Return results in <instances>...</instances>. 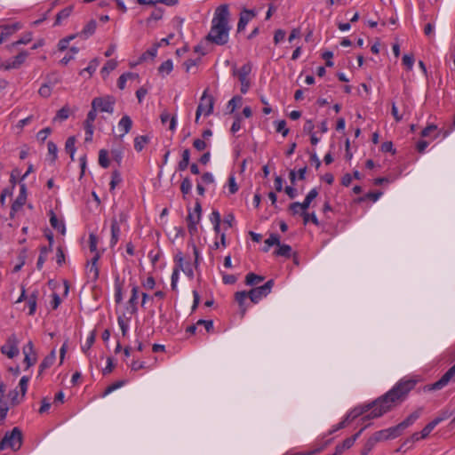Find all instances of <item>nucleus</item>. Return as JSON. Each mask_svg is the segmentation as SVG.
Instances as JSON below:
<instances>
[{
  "mask_svg": "<svg viewBox=\"0 0 455 455\" xmlns=\"http://www.w3.org/2000/svg\"><path fill=\"white\" fill-rule=\"evenodd\" d=\"M202 214V207L199 202H196L195 204L194 210L189 211L187 222H188V229L190 235H195L197 233V224L201 220Z\"/></svg>",
  "mask_w": 455,
  "mask_h": 455,
  "instance_id": "obj_9",
  "label": "nucleus"
},
{
  "mask_svg": "<svg viewBox=\"0 0 455 455\" xmlns=\"http://www.w3.org/2000/svg\"><path fill=\"white\" fill-rule=\"evenodd\" d=\"M19 340L15 334H12L6 343L1 347V352L6 355L9 358H13L19 355L18 348Z\"/></svg>",
  "mask_w": 455,
  "mask_h": 455,
  "instance_id": "obj_12",
  "label": "nucleus"
},
{
  "mask_svg": "<svg viewBox=\"0 0 455 455\" xmlns=\"http://www.w3.org/2000/svg\"><path fill=\"white\" fill-rule=\"evenodd\" d=\"M126 221V215L124 212L119 214L118 219L113 217L111 220L110 231L111 238L109 241V246L114 248L119 241L121 235V224Z\"/></svg>",
  "mask_w": 455,
  "mask_h": 455,
  "instance_id": "obj_8",
  "label": "nucleus"
},
{
  "mask_svg": "<svg viewBox=\"0 0 455 455\" xmlns=\"http://www.w3.org/2000/svg\"><path fill=\"white\" fill-rule=\"evenodd\" d=\"M196 325L204 326L207 332L213 331V322L212 320L200 319L196 322Z\"/></svg>",
  "mask_w": 455,
  "mask_h": 455,
  "instance_id": "obj_61",
  "label": "nucleus"
},
{
  "mask_svg": "<svg viewBox=\"0 0 455 455\" xmlns=\"http://www.w3.org/2000/svg\"><path fill=\"white\" fill-rule=\"evenodd\" d=\"M214 99L212 96L207 94V90H205L200 99L199 105L196 108V123L199 122V118L201 115H204L206 116H210L213 111Z\"/></svg>",
  "mask_w": 455,
  "mask_h": 455,
  "instance_id": "obj_5",
  "label": "nucleus"
},
{
  "mask_svg": "<svg viewBox=\"0 0 455 455\" xmlns=\"http://www.w3.org/2000/svg\"><path fill=\"white\" fill-rule=\"evenodd\" d=\"M32 40V35L31 33H27L25 35H23L20 39H19L18 41L12 43L11 44V47H16L20 44H28V43H30Z\"/></svg>",
  "mask_w": 455,
  "mask_h": 455,
  "instance_id": "obj_55",
  "label": "nucleus"
},
{
  "mask_svg": "<svg viewBox=\"0 0 455 455\" xmlns=\"http://www.w3.org/2000/svg\"><path fill=\"white\" fill-rule=\"evenodd\" d=\"M174 261L176 263V267L180 268V271H183L189 278L194 277L193 266L189 260H186L181 251L176 253L174 256Z\"/></svg>",
  "mask_w": 455,
  "mask_h": 455,
  "instance_id": "obj_11",
  "label": "nucleus"
},
{
  "mask_svg": "<svg viewBox=\"0 0 455 455\" xmlns=\"http://www.w3.org/2000/svg\"><path fill=\"white\" fill-rule=\"evenodd\" d=\"M95 341V335L93 332H91L90 335L87 337L86 341L84 345L82 346V350L86 353L91 347L93 345Z\"/></svg>",
  "mask_w": 455,
  "mask_h": 455,
  "instance_id": "obj_60",
  "label": "nucleus"
},
{
  "mask_svg": "<svg viewBox=\"0 0 455 455\" xmlns=\"http://www.w3.org/2000/svg\"><path fill=\"white\" fill-rule=\"evenodd\" d=\"M47 148L49 155L52 156V161L54 162L57 159L58 148L56 144L52 141H49L47 143Z\"/></svg>",
  "mask_w": 455,
  "mask_h": 455,
  "instance_id": "obj_58",
  "label": "nucleus"
},
{
  "mask_svg": "<svg viewBox=\"0 0 455 455\" xmlns=\"http://www.w3.org/2000/svg\"><path fill=\"white\" fill-rule=\"evenodd\" d=\"M399 436V434L397 432V428L395 427H388L387 429H382L379 431L375 432L371 438L374 440L376 443L381 441L388 440V439H395Z\"/></svg>",
  "mask_w": 455,
  "mask_h": 455,
  "instance_id": "obj_15",
  "label": "nucleus"
},
{
  "mask_svg": "<svg viewBox=\"0 0 455 455\" xmlns=\"http://www.w3.org/2000/svg\"><path fill=\"white\" fill-rule=\"evenodd\" d=\"M56 360V353L55 350H52L47 356L44 358L42 363L39 365L40 372L44 371V370L50 368Z\"/></svg>",
  "mask_w": 455,
  "mask_h": 455,
  "instance_id": "obj_24",
  "label": "nucleus"
},
{
  "mask_svg": "<svg viewBox=\"0 0 455 455\" xmlns=\"http://www.w3.org/2000/svg\"><path fill=\"white\" fill-rule=\"evenodd\" d=\"M291 247L288 244H280L278 249L275 251V255L290 258L291 255Z\"/></svg>",
  "mask_w": 455,
  "mask_h": 455,
  "instance_id": "obj_38",
  "label": "nucleus"
},
{
  "mask_svg": "<svg viewBox=\"0 0 455 455\" xmlns=\"http://www.w3.org/2000/svg\"><path fill=\"white\" fill-rule=\"evenodd\" d=\"M97 23L94 20H91L81 30L79 36L84 39H87L91 36H92L96 30Z\"/></svg>",
  "mask_w": 455,
  "mask_h": 455,
  "instance_id": "obj_23",
  "label": "nucleus"
},
{
  "mask_svg": "<svg viewBox=\"0 0 455 455\" xmlns=\"http://www.w3.org/2000/svg\"><path fill=\"white\" fill-rule=\"evenodd\" d=\"M229 15L228 4H222L215 10L210 32L206 36L207 41L217 45H224L228 42L231 29Z\"/></svg>",
  "mask_w": 455,
  "mask_h": 455,
  "instance_id": "obj_2",
  "label": "nucleus"
},
{
  "mask_svg": "<svg viewBox=\"0 0 455 455\" xmlns=\"http://www.w3.org/2000/svg\"><path fill=\"white\" fill-rule=\"evenodd\" d=\"M264 281V276L256 275L254 273H248L245 276V284L254 286Z\"/></svg>",
  "mask_w": 455,
  "mask_h": 455,
  "instance_id": "obj_28",
  "label": "nucleus"
},
{
  "mask_svg": "<svg viewBox=\"0 0 455 455\" xmlns=\"http://www.w3.org/2000/svg\"><path fill=\"white\" fill-rule=\"evenodd\" d=\"M117 67V61L115 60H109L106 62L104 67L101 68V74L103 76H108V74L115 70Z\"/></svg>",
  "mask_w": 455,
  "mask_h": 455,
  "instance_id": "obj_40",
  "label": "nucleus"
},
{
  "mask_svg": "<svg viewBox=\"0 0 455 455\" xmlns=\"http://www.w3.org/2000/svg\"><path fill=\"white\" fill-rule=\"evenodd\" d=\"M444 419H446V416H439V417H436L435 419H434L432 421H430L427 425H426V427H424L425 430H427L428 432V434H430L434 428L438 425L440 424L442 421H443Z\"/></svg>",
  "mask_w": 455,
  "mask_h": 455,
  "instance_id": "obj_45",
  "label": "nucleus"
},
{
  "mask_svg": "<svg viewBox=\"0 0 455 455\" xmlns=\"http://www.w3.org/2000/svg\"><path fill=\"white\" fill-rule=\"evenodd\" d=\"M192 189V181L189 178H184L180 184V191L183 195H188L191 192Z\"/></svg>",
  "mask_w": 455,
  "mask_h": 455,
  "instance_id": "obj_49",
  "label": "nucleus"
},
{
  "mask_svg": "<svg viewBox=\"0 0 455 455\" xmlns=\"http://www.w3.org/2000/svg\"><path fill=\"white\" fill-rule=\"evenodd\" d=\"M274 286V280L270 279L263 285L252 288L248 291L249 299L251 302L256 304L263 298H266Z\"/></svg>",
  "mask_w": 455,
  "mask_h": 455,
  "instance_id": "obj_7",
  "label": "nucleus"
},
{
  "mask_svg": "<svg viewBox=\"0 0 455 455\" xmlns=\"http://www.w3.org/2000/svg\"><path fill=\"white\" fill-rule=\"evenodd\" d=\"M8 396L12 405L20 403L24 399L21 398V395H20L16 389L10 391Z\"/></svg>",
  "mask_w": 455,
  "mask_h": 455,
  "instance_id": "obj_51",
  "label": "nucleus"
},
{
  "mask_svg": "<svg viewBox=\"0 0 455 455\" xmlns=\"http://www.w3.org/2000/svg\"><path fill=\"white\" fill-rule=\"evenodd\" d=\"M403 64L408 68L411 69L414 64V57L411 54H404L403 57Z\"/></svg>",
  "mask_w": 455,
  "mask_h": 455,
  "instance_id": "obj_62",
  "label": "nucleus"
},
{
  "mask_svg": "<svg viewBox=\"0 0 455 455\" xmlns=\"http://www.w3.org/2000/svg\"><path fill=\"white\" fill-rule=\"evenodd\" d=\"M23 435L19 427H13L11 431H7L0 441V451L10 448L12 451H19L22 445Z\"/></svg>",
  "mask_w": 455,
  "mask_h": 455,
  "instance_id": "obj_4",
  "label": "nucleus"
},
{
  "mask_svg": "<svg viewBox=\"0 0 455 455\" xmlns=\"http://www.w3.org/2000/svg\"><path fill=\"white\" fill-rule=\"evenodd\" d=\"M115 104L116 99L111 95L96 97L92 101V108H97L100 112H106L108 114L114 113Z\"/></svg>",
  "mask_w": 455,
  "mask_h": 455,
  "instance_id": "obj_6",
  "label": "nucleus"
},
{
  "mask_svg": "<svg viewBox=\"0 0 455 455\" xmlns=\"http://www.w3.org/2000/svg\"><path fill=\"white\" fill-rule=\"evenodd\" d=\"M28 56V52L22 51L17 56H15L12 60H7L4 62V69H16L19 68L26 60Z\"/></svg>",
  "mask_w": 455,
  "mask_h": 455,
  "instance_id": "obj_17",
  "label": "nucleus"
},
{
  "mask_svg": "<svg viewBox=\"0 0 455 455\" xmlns=\"http://www.w3.org/2000/svg\"><path fill=\"white\" fill-rule=\"evenodd\" d=\"M251 70L250 64L243 65L240 69L236 72L238 79L241 83V92L245 94L250 88V81L248 76Z\"/></svg>",
  "mask_w": 455,
  "mask_h": 455,
  "instance_id": "obj_14",
  "label": "nucleus"
},
{
  "mask_svg": "<svg viewBox=\"0 0 455 455\" xmlns=\"http://www.w3.org/2000/svg\"><path fill=\"white\" fill-rule=\"evenodd\" d=\"M285 36H286V33H285L284 30H283V29H276L275 31V35H274V43L275 44H278L279 43H281L282 41L284 40Z\"/></svg>",
  "mask_w": 455,
  "mask_h": 455,
  "instance_id": "obj_64",
  "label": "nucleus"
},
{
  "mask_svg": "<svg viewBox=\"0 0 455 455\" xmlns=\"http://www.w3.org/2000/svg\"><path fill=\"white\" fill-rule=\"evenodd\" d=\"M418 382L419 379L414 376L402 378L388 392L376 399L375 403L380 407L378 411L375 410L372 412L371 417H381L393 407L401 403Z\"/></svg>",
  "mask_w": 455,
  "mask_h": 455,
  "instance_id": "obj_1",
  "label": "nucleus"
},
{
  "mask_svg": "<svg viewBox=\"0 0 455 455\" xmlns=\"http://www.w3.org/2000/svg\"><path fill=\"white\" fill-rule=\"evenodd\" d=\"M84 128L85 132L84 141L91 142L93 137L94 125H84Z\"/></svg>",
  "mask_w": 455,
  "mask_h": 455,
  "instance_id": "obj_63",
  "label": "nucleus"
},
{
  "mask_svg": "<svg viewBox=\"0 0 455 455\" xmlns=\"http://www.w3.org/2000/svg\"><path fill=\"white\" fill-rule=\"evenodd\" d=\"M50 223L54 229L58 230L61 234L65 233L66 228L64 222L62 220H59L52 212H51Z\"/></svg>",
  "mask_w": 455,
  "mask_h": 455,
  "instance_id": "obj_27",
  "label": "nucleus"
},
{
  "mask_svg": "<svg viewBox=\"0 0 455 455\" xmlns=\"http://www.w3.org/2000/svg\"><path fill=\"white\" fill-rule=\"evenodd\" d=\"M137 76L138 75L132 72H126L122 74L117 80L118 88L120 90H124L126 86L127 80L136 78Z\"/></svg>",
  "mask_w": 455,
  "mask_h": 455,
  "instance_id": "obj_29",
  "label": "nucleus"
},
{
  "mask_svg": "<svg viewBox=\"0 0 455 455\" xmlns=\"http://www.w3.org/2000/svg\"><path fill=\"white\" fill-rule=\"evenodd\" d=\"M97 246H98V238H97L96 235L91 233L89 235V247H90V251L92 252H94V254H96V252H99L97 251Z\"/></svg>",
  "mask_w": 455,
  "mask_h": 455,
  "instance_id": "obj_56",
  "label": "nucleus"
},
{
  "mask_svg": "<svg viewBox=\"0 0 455 455\" xmlns=\"http://www.w3.org/2000/svg\"><path fill=\"white\" fill-rule=\"evenodd\" d=\"M52 88L48 84H44L38 90V93L44 98H49L52 94Z\"/></svg>",
  "mask_w": 455,
  "mask_h": 455,
  "instance_id": "obj_57",
  "label": "nucleus"
},
{
  "mask_svg": "<svg viewBox=\"0 0 455 455\" xmlns=\"http://www.w3.org/2000/svg\"><path fill=\"white\" fill-rule=\"evenodd\" d=\"M275 130L277 132L282 133L283 137H286L289 133V129L286 127V121L280 120L275 122Z\"/></svg>",
  "mask_w": 455,
  "mask_h": 455,
  "instance_id": "obj_50",
  "label": "nucleus"
},
{
  "mask_svg": "<svg viewBox=\"0 0 455 455\" xmlns=\"http://www.w3.org/2000/svg\"><path fill=\"white\" fill-rule=\"evenodd\" d=\"M450 382H455V364L450 368L439 380L427 386V390H439Z\"/></svg>",
  "mask_w": 455,
  "mask_h": 455,
  "instance_id": "obj_10",
  "label": "nucleus"
},
{
  "mask_svg": "<svg viewBox=\"0 0 455 455\" xmlns=\"http://www.w3.org/2000/svg\"><path fill=\"white\" fill-rule=\"evenodd\" d=\"M132 126V121L131 117L127 115L124 116L118 122V130L122 132L121 137H124L127 134Z\"/></svg>",
  "mask_w": 455,
  "mask_h": 455,
  "instance_id": "obj_22",
  "label": "nucleus"
},
{
  "mask_svg": "<svg viewBox=\"0 0 455 455\" xmlns=\"http://www.w3.org/2000/svg\"><path fill=\"white\" fill-rule=\"evenodd\" d=\"M124 384H125L124 380H118V381L109 385L103 392V396L109 395L110 393L116 390L117 388L123 387Z\"/></svg>",
  "mask_w": 455,
  "mask_h": 455,
  "instance_id": "obj_52",
  "label": "nucleus"
},
{
  "mask_svg": "<svg viewBox=\"0 0 455 455\" xmlns=\"http://www.w3.org/2000/svg\"><path fill=\"white\" fill-rule=\"evenodd\" d=\"M302 218H303L304 225H307L309 222H312L316 227L320 226V222H319L315 212H312V213H309L307 212H302Z\"/></svg>",
  "mask_w": 455,
  "mask_h": 455,
  "instance_id": "obj_35",
  "label": "nucleus"
},
{
  "mask_svg": "<svg viewBox=\"0 0 455 455\" xmlns=\"http://www.w3.org/2000/svg\"><path fill=\"white\" fill-rule=\"evenodd\" d=\"M97 108H92L88 112L86 119L84 123V125H93V123L97 117Z\"/></svg>",
  "mask_w": 455,
  "mask_h": 455,
  "instance_id": "obj_53",
  "label": "nucleus"
},
{
  "mask_svg": "<svg viewBox=\"0 0 455 455\" xmlns=\"http://www.w3.org/2000/svg\"><path fill=\"white\" fill-rule=\"evenodd\" d=\"M255 16V11L244 9L240 14L239 21L237 24V31L241 32L242 30H243L248 22Z\"/></svg>",
  "mask_w": 455,
  "mask_h": 455,
  "instance_id": "obj_19",
  "label": "nucleus"
},
{
  "mask_svg": "<svg viewBox=\"0 0 455 455\" xmlns=\"http://www.w3.org/2000/svg\"><path fill=\"white\" fill-rule=\"evenodd\" d=\"M173 69V63L172 60L164 61L158 68L159 73L163 75H169Z\"/></svg>",
  "mask_w": 455,
  "mask_h": 455,
  "instance_id": "obj_42",
  "label": "nucleus"
},
{
  "mask_svg": "<svg viewBox=\"0 0 455 455\" xmlns=\"http://www.w3.org/2000/svg\"><path fill=\"white\" fill-rule=\"evenodd\" d=\"M376 444L377 443L374 442V440L370 437L364 443L361 451V455H368Z\"/></svg>",
  "mask_w": 455,
  "mask_h": 455,
  "instance_id": "obj_54",
  "label": "nucleus"
},
{
  "mask_svg": "<svg viewBox=\"0 0 455 455\" xmlns=\"http://www.w3.org/2000/svg\"><path fill=\"white\" fill-rule=\"evenodd\" d=\"M99 63L100 61L98 59L92 60L89 62V65L80 71V75L83 76L85 72H87L89 74V76H91L96 71Z\"/></svg>",
  "mask_w": 455,
  "mask_h": 455,
  "instance_id": "obj_37",
  "label": "nucleus"
},
{
  "mask_svg": "<svg viewBox=\"0 0 455 455\" xmlns=\"http://www.w3.org/2000/svg\"><path fill=\"white\" fill-rule=\"evenodd\" d=\"M72 11H73V7L68 6V7L64 8L60 12H59L56 15V20H55L54 24L60 25L62 20L68 18L71 14Z\"/></svg>",
  "mask_w": 455,
  "mask_h": 455,
  "instance_id": "obj_33",
  "label": "nucleus"
},
{
  "mask_svg": "<svg viewBox=\"0 0 455 455\" xmlns=\"http://www.w3.org/2000/svg\"><path fill=\"white\" fill-rule=\"evenodd\" d=\"M29 379H30V378L28 376H23L20 379L19 387H20V392H21V398H24L25 395H26V393L28 391V387Z\"/></svg>",
  "mask_w": 455,
  "mask_h": 455,
  "instance_id": "obj_48",
  "label": "nucleus"
},
{
  "mask_svg": "<svg viewBox=\"0 0 455 455\" xmlns=\"http://www.w3.org/2000/svg\"><path fill=\"white\" fill-rule=\"evenodd\" d=\"M444 419H446V416H439V417H436L435 419H434L432 421H430L427 425H426V427H424L425 430H427L428 432V434H430L434 428L438 425L440 424L442 421H443Z\"/></svg>",
  "mask_w": 455,
  "mask_h": 455,
  "instance_id": "obj_47",
  "label": "nucleus"
},
{
  "mask_svg": "<svg viewBox=\"0 0 455 455\" xmlns=\"http://www.w3.org/2000/svg\"><path fill=\"white\" fill-rule=\"evenodd\" d=\"M249 299L248 292L245 291H237L235 294V299L238 303L239 307L241 309L242 315H243L247 310L246 301Z\"/></svg>",
  "mask_w": 455,
  "mask_h": 455,
  "instance_id": "obj_21",
  "label": "nucleus"
},
{
  "mask_svg": "<svg viewBox=\"0 0 455 455\" xmlns=\"http://www.w3.org/2000/svg\"><path fill=\"white\" fill-rule=\"evenodd\" d=\"M367 426L368 425H365L356 434H355L353 436L345 439L341 443L338 444L335 447V453H334V455H340L346 450L351 448L354 445L355 442L357 440V438L361 435L363 431L367 427Z\"/></svg>",
  "mask_w": 455,
  "mask_h": 455,
  "instance_id": "obj_16",
  "label": "nucleus"
},
{
  "mask_svg": "<svg viewBox=\"0 0 455 455\" xmlns=\"http://www.w3.org/2000/svg\"><path fill=\"white\" fill-rule=\"evenodd\" d=\"M138 293H139V287L134 284L132 288V294H131V298L129 299V305L132 308V313L137 312V309H138L137 308Z\"/></svg>",
  "mask_w": 455,
  "mask_h": 455,
  "instance_id": "obj_31",
  "label": "nucleus"
},
{
  "mask_svg": "<svg viewBox=\"0 0 455 455\" xmlns=\"http://www.w3.org/2000/svg\"><path fill=\"white\" fill-rule=\"evenodd\" d=\"M121 182H122L121 173L117 170L113 171L112 175H111V180L109 183L110 191L115 190L116 187L118 184H120Z\"/></svg>",
  "mask_w": 455,
  "mask_h": 455,
  "instance_id": "obj_41",
  "label": "nucleus"
},
{
  "mask_svg": "<svg viewBox=\"0 0 455 455\" xmlns=\"http://www.w3.org/2000/svg\"><path fill=\"white\" fill-rule=\"evenodd\" d=\"M20 28L21 25L19 22L1 27L2 32L0 34V44Z\"/></svg>",
  "mask_w": 455,
  "mask_h": 455,
  "instance_id": "obj_20",
  "label": "nucleus"
},
{
  "mask_svg": "<svg viewBox=\"0 0 455 455\" xmlns=\"http://www.w3.org/2000/svg\"><path fill=\"white\" fill-rule=\"evenodd\" d=\"M160 118H161V122L163 124H166L167 122H170L169 129L171 131H174L176 129V125H177L176 116H171V115L167 111H164V112H162Z\"/></svg>",
  "mask_w": 455,
  "mask_h": 455,
  "instance_id": "obj_26",
  "label": "nucleus"
},
{
  "mask_svg": "<svg viewBox=\"0 0 455 455\" xmlns=\"http://www.w3.org/2000/svg\"><path fill=\"white\" fill-rule=\"evenodd\" d=\"M444 419H446V416H439V417H436L435 419H434L432 421H430L427 425H426V427H424L425 430H427L428 432V434H430L434 428L438 425L440 424L442 421H443Z\"/></svg>",
  "mask_w": 455,
  "mask_h": 455,
  "instance_id": "obj_46",
  "label": "nucleus"
},
{
  "mask_svg": "<svg viewBox=\"0 0 455 455\" xmlns=\"http://www.w3.org/2000/svg\"><path fill=\"white\" fill-rule=\"evenodd\" d=\"M51 251H52V249L48 248L46 246L41 247L40 255H39L37 262H36L37 268H39V269L42 268L44 263L45 262V260L47 259V255Z\"/></svg>",
  "mask_w": 455,
  "mask_h": 455,
  "instance_id": "obj_36",
  "label": "nucleus"
},
{
  "mask_svg": "<svg viewBox=\"0 0 455 455\" xmlns=\"http://www.w3.org/2000/svg\"><path fill=\"white\" fill-rule=\"evenodd\" d=\"M266 247L263 249L264 251H267L269 250V247L272 245H279L280 243V237L276 234H271L267 239L265 241Z\"/></svg>",
  "mask_w": 455,
  "mask_h": 455,
  "instance_id": "obj_43",
  "label": "nucleus"
},
{
  "mask_svg": "<svg viewBox=\"0 0 455 455\" xmlns=\"http://www.w3.org/2000/svg\"><path fill=\"white\" fill-rule=\"evenodd\" d=\"M375 403H376V400L373 401L372 403L355 407L354 409L349 411L347 412V414L345 416L346 417V420H348L349 422H351V421H353L354 419H355L356 418H358V417H360L362 415H364L362 418V421L363 423L365 421H367V420H371V419H376L377 417H371L372 412L375 410H377V411H378L380 406L379 404H376Z\"/></svg>",
  "mask_w": 455,
  "mask_h": 455,
  "instance_id": "obj_3",
  "label": "nucleus"
},
{
  "mask_svg": "<svg viewBox=\"0 0 455 455\" xmlns=\"http://www.w3.org/2000/svg\"><path fill=\"white\" fill-rule=\"evenodd\" d=\"M37 291H33L27 299V304L28 307V315H33L36 310V301H37Z\"/></svg>",
  "mask_w": 455,
  "mask_h": 455,
  "instance_id": "obj_25",
  "label": "nucleus"
},
{
  "mask_svg": "<svg viewBox=\"0 0 455 455\" xmlns=\"http://www.w3.org/2000/svg\"><path fill=\"white\" fill-rule=\"evenodd\" d=\"M242 102V97L235 96L228 101V108H230V113H233Z\"/></svg>",
  "mask_w": 455,
  "mask_h": 455,
  "instance_id": "obj_59",
  "label": "nucleus"
},
{
  "mask_svg": "<svg viewBox=\"0 0 455 455\" xmlns=\"http://www.w3.org/2000/svg\"><path fill=\"white\" fill-rule=\"evenodd\" d=\"M75 144H76L75 137L68 138V140H66V143H65V149L70 155V157L72 160H74V155L76 152Z\"/></svg>",
  "mask_w": 455,
  "mask_h": 455,
  "instance_id": "obj_39",
  "label": "nucleus"
},
{
  "mask_svg": "<svg viewBox=\"0 0 455 455\" xmlns=\"http://www.w3.org/2000/svg\"><path fill=\"white\" fill-rule=\"evenodd\" d=\"M99 164L103 168L109 166L108 154L106 149H100L99 152Z\"/></svg>",
  "mask_w": 455,
  "mask_h": 455,
  "instance_id": "obj_44",
  "label": "nucleus"
},
{
  "mask_svg": "<svg viewBox=\"0 0 455 455\" xmlns=\"http://www.w3.org/2000/svg\"><path fill=\"white\" fill-rule=\"evenodd\" d=\"M26 201H27V197L22 196H17V198L12 204L11 212H10L11 217H12L15 212H17L18 211H20L22 208V206L26 204Z\"/></svg>",
  "mask_w": 455,
  "mask_h": 455,
  "instance_id": "obj_30",
  "label": "nucleus"
},
{
  "mask_svg": "<svg viewBox=\"0 0 455 455\" xmlns=\"http://www.w3.org/2000/svg\"><path fill=\"white\" fill-rule=\"evenodd\" d=\"M149 141L148 137L147 136H137L134 139V148L136 151L140 152L143 150L146 144H148Z\"/></svg>",
  "mask_w": 455,
  "mask_h": 455,
  "instance_id": "obj_34",
  "label": "nucleus"
},
{
  "mask_svg": "<svg viewBox=\"0 0 455 455\" xmlns=\"http://www.w3.org/2000/svg\"><path fill=\"white\" fill-rule=\"evenodd\" d=\"M69 114V108L68 106H64L60 110H58L56 116L53 118V122H63L68 118Z\"/></svg>",
  "mask_w": 455,
  "mask_h": 455,
  "instance_id": "obj_32",
  "label": "nucleus"
},
{
  "mask_svg": "<svg viewBox=\"0 0 455 455\" xmlns=\"http://www.w3.org/2000/svg\"><path fill=\"white\" fill-rule=\"evenodd\" d=\"M420 414H421L420 409L418 411H415L412 413H411L404 420H403L401 423H399L397 426H395V427L397 428V432H398L399 435L402 434V432L405 428H407L408 427L412 425L419 418Z\"/></svg>",
  "mask_w": 455,
  "mask_h": 455,
  "instance_id": "obj_18",
  "label": "nucleus"
},
{
  "mask_svg": "<svg viewBox=\"0 0 455 455\" xmlns=\"http://www.w3.org/2000/svg\"><path fill=\"white\" fill-rule=\"evenodd\" d=\"M100 258V253L96 252V254L93 255V257L90 261H88L86 265V275L87 278L92 282H95L99 278L100 271L98 267V261Z\"/></svg>",
  "mask_w": 455,
  "mask_h": 455,
  "instance_id": "obj_13",
  "label": "nucleus"
}]
</instances>
